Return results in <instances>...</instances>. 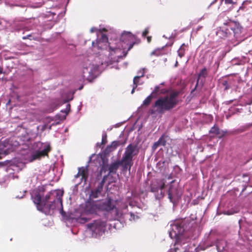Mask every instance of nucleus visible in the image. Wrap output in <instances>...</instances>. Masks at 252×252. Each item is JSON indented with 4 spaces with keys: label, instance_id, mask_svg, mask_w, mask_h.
Instances as JSON below:
<instances>
[{
    "label": "nucleus",
    "instance_id": "nucleus-12",
    "mask_svg": "<svg viewBox=\"0 0 252 252\" xmlns=\"http://www.w3.org/2000/svg\"><path fill=\"white\" fill-rule=\"evenodd\" d=\"M107 178V176H104L102 180L99 183L96 188L91 190L89 195V199H92L98 197L101 194L103 190L104 184Z\"/></svg>",
    "mask_w": 252,
    "mask_h": 252
},
{
    "label": "nucleus",
    "instance_id": "nucleus-16",
    "mask_svg": "<svg viewBox=\"0 0 252 252\" xmlns=\"http://www.w3.org/2000/svg\"><path fill=\"white\" fill-rule=\"evenodd\" d=\"M77 175L81 176L82 181L86 182L89 175L88 166L79 167Z\"/></svg>",
    "mask_w": 252,
    "mask_h": 252
},
{
    "label": "nucleus",
    "instance_id": "nucleus-49",
    "mask_svg": "<svg viewBox=\"0 0 252 252\" xmlns=\"http://www.w3.org/2000/svg\"><path fill=\"white\" fill-rule=\"evenodd\" d=\"M65 117H64V118H63V119H61L60 118H59V119H60V120H62V119H65Z\"/></svg>",
    "mask_w": 252,
    "mask_h": 252
},
{
    "label": "nucleus",
    "instance_id": "nucleus-8",
    "mask_svg": "<svg viewBox=\"0 0 252 252\" xmlns=\"http://www.w3.org/2000/svg\"><path fill=\"white\" fill-rule=\"evenodd\" d=\"M168 195L170 201L173 204H175L181 199L182 191L179 189L177 187L171 185L168 189Z\"/></svg>",
    "mask_w": 252,
    "mask_h": 252
},
{
    "label": "nucleus",
    "instance_id": "nucleus-27",
    "mask_svg": "<svg viewBox=\"0 0 252 252\" xmlns=\"http://www.w3.org/2000/svg\"><path fill=\"white\" fill-rule=\"evenodd\" d=\"M119 145V142L117 141H113L111 145H109V147H112V150H115L117 147Z\"/></svg>",
    "mask_w": 252,
    "mask_h": 252
},
{
    "label": "nucleus",
    "instance_id": "nucleus-14",
    "mask_svg": "<svg viewBox=\"0 0 252 252\" xmlns=\"http://www.w3.org/2000/svg\"><path fill=\"white\" fill-rule=\"evenodd\" d=\"M165 187V183L163 181L154 180L151 182L150 185V191L153 192H157L159 189H162Z\"/></svg>",
    "mask_w": 252,
    "mask_h": 252
},
{
    "label": "nucleus",
    "instance_id": "nucleus-34",
    "mask_svg": "<svg viewBox=\"0 0 252 252\" xmlns=\"http://www.w3.org/2000/svg\"><path fill=\"white\" fill-rule=\"evenodd\" d=\"M107 140H106V135H103L102 137V141H101V144L104 145L106 143Z\"/></svg>",
    "mask_w": 252,
    "mask_h": 252
},
{
    "label": "nucleus",
    "instance_id": "nucleus-44",
    "mask_svg": "<svg viewBox=\"0 0 252 252\" xmlns=\"http://www.w3.org/2000/svg\"><path fill=\"white\" fill-rule=\"evenodd\" d=\"M81 220H83L84 221V222H86V221H87L88 220L87 218H82L81 219Z\"/></svg>",
    "mask_w": 252,
    "mask_h": 252
},
{
    "label": "nucleus",
    "instance_id": "nucleus-23",
    "mask_svg": "<svg viewBox=\"0 0 252 252\" xmlns=\"http://www.w3.org/2000/svg\"><path fill=\"white\" fill-rule=\"evenodd\" d=\"M100 36H101L100 38L96 40V44H98L100 42H108V39L107 35L105 34L101 33Z\"/></svg>",
    "mask_w": 252,
    "mask_h": 252
},
{
    "label": "nucleus",
    "instance_id": "nucleus-29",
    "mask_svg": "<svg viewBox=\"0 0 252 252\" xmlns=\"http://www.w3.org/2000/svg\"><path fill=\"white\" fill-rule=\"evenodd\" d=\"M32 34H29V35H27V36H23L22 37V39L24 40H25L27 39H30V40H32V39L35 40L36 39V38H34V37L32 38Z\"/></svg>",
    "mask_w": 252,
    "mask_h": 252
},
{
    "label": "nucleus",
    "instance_id": "nucleus-33",
    "mask_svg": "<svg viewBox=\"0 0 252 252\" xmlns=\"http://www.w3.org/2000/svg\"><path fill=\"white\" fill-rule=\"evenodd\" d=\"M130 216V218H129V220H135V218H137V217L132 212H130L129 213Z\"/></svg>",
    "mask_w": 252,
    "mask_h": 252
},
{
    "label": "nucleus",
    "instance_id": "nucleus-32",
    "mask_svg": "<svg viewBox=\"0 0 252 252\" xmlns=\"http://www.w3.org/2000/svg\"><path fill=\"white\" fill-rule=\"evenodd\" d=\"M160 144H159V142L157 141L154 143L152 146V149L154 150H155Z\"/></svg>",
    "mask_w": 252,
    "mask_h": 252
},
{
    "label": "nucleus",
    "instance_id": "nucleus-11",
    "mask_svg": "<svg viewBox=\"0 0 252 252\" xmlns=\"http://www.w3.org/2000/svg\"><path fill=\"white\" fill-rule=\"evenodd\" d=\"M116 208V204L112 199L107 197L106 199L99 203V210L108 212Z\"/></svg>",
    "mask_w": 252,
    "mask_h": 252
},
{
    "label": "nucleus",
    "instance_id": "nucleus-31",
    "mask_svg": "<svg viewBox=\"0 0 252 252\" xmlns=\"http://www.w3.org/2000/svg\"><path fill=\"white\" fill-rule=\"evenodd\" d=\"M149 28H146L142 32V36L146 37L147 36V35L149 33Z\"/></svg>",
    "mask_w": 252,
    "mask_h": 252
},
{
    "label": "nucleus",
    "instance_id": "nucleus-18",
    "mask_svg": "<svg viewBox=\"0 0 252 252\" xmlns=\"http://www.w3.org/2000/svg\"><path fill=\"white\" fill-rule=\"evenodd\" d=\"M207 75V69L206 68H203L199 72V75H198V79H197V82H196V85H195V88L192 90L191 93H192L196 89L197 86L198 85V83H199V80L200 79V77H203V78H205L206 77Z\"/></svg>",
    "mask_w": 252,
    "mask_h": 252
},
{
    "label": "nucleus",
    "instance_id": "nucleus-3",
    "mask_svg": "<svg viewBox=\"0 0 252 252\" xmlns=\"http://www.w3.org/2000/svg\"><path fill=\"white\" fill-rule=\"evenodd\" d=\"M138 153V150L137 149L136 145L130 144L127 146L121 159L123 170H130L133 164V158Z\"/></svg>",
    "mask_w": 252,
    "mask_h": 252
},
{
    "label": "nucleus",
    "instance_id": "nucleus-21",
    "mask_svg": "<svg viewBox=\"0 0 252 252\" xmlns=\"http://www.w3.org/2000/svg\"><path fill=\"white\" fill-rule=\"evenodd\" d=\"M142 74L141 75L135 76L134 77V78H133V85L135 86V87H137V86H138L139 79L141 77H144V76L145 68H142Z\"/></svg>",
    "mask_w": 252,
    "mask_h": 252
},
{
    "label": "nucleus",
    "instance_id": "nucleus-24",
    "mask_svg": "<svg viewBox=\"0 0 252 252\" xmlns=\"http://www.w3.org/2000/svg\"><path fill=\"white\" fill-rule=\"evenodd\" d=\"M210 133L216 135H219L220 134V130L218 126H214L210 130Z\"/></svg>",
    "mask_w": 252,
    "mask_h": 252
},
{
    "label": "nucleus",
    "instance_id": "nucleus-37",
    "mask_svg": "<svg viewBox=\"0 0 252 252\" xmlns=\"http://www.w3.org/2000/svg\"><path fill=\"white\" fill-rule=\"evenodd\" d=\"M226 4H232L233 3L232 0H224Z\"/></svg>",
    "mask_w": 252,
    "mask_h": 252
},
{
    "label": "nucleus",
    "instance_id": "nucleus-9",
    "mask_svg": "<svg viewBox=\"0 0 252 252\" xmlns=\"http://www.w3.org/2000/svg\"><path fill=\"white\" fill-rule=\"evenodd\" d=\"M223 25L228 26L230 30L233 32L234 36L237 37L241 33L243 27L239 22L229 20L226 23H224Z\"/></svg>",
    "mask_w": 252,
    "mask_h": 252
},
{
    "label": "nucleus",
    "instance_id": "nucleus-36",
    "mask_svg": "<svg viewBox=\"0 0 252 252\" xmlns=\"http://www.w3.org/2000/svg\"><path fill=\"white\" fill-rule=\"evenodd\" d=\"M159 52H160L159 50H155V51H153L151 53V54L153 55L158 56L159 55Z\"/></svg>",
    "mask_w": 252,
    "mask_h": 252
},
{
    "label": "nucleus",
    "instance_id": "nucleus-35",
    "mask_svg": "<svg viewBox=\"0 0 252 252\" xmlns=\"http://www.w3.org/2000/svg\"><path fill=\"white\" fill-rule=\"evenodd\" d=\"M109 145H108L106 147V149L105 150V152L106 153H110V152H111L113 151V150H112V147H110V148H109Z\"/></svg>",
    "mask_w": 252,
    "mask_h": 252
},
{
    "label": "nucleus",
    "instance_id": "nucleus-22",
    "mask_svg": "<svg viewBox=\"0 0 252 252\" xmlns=\"http://www.w3.org/2000/svg\"><path fill=\"white\" fill-rule=\"evenodd\" d=\"M109 167V165L105 163L104 161H103L102 164L101 165V167L99 173V175L98 176H101L103 172H105L108 170Z\"/></svg>",
    "mask_w": 252,
    "mask_h": 252
},
{
    "label": "nucleus",
    "instance_id": "nucleus-20",
    "mask_svg": "<svg viewBox=\"0 0 252 252\" xmlns=\"http://www.w3.org/2000/svg\"><path fill=\"white\" fill-rule=\"evenodd\" d=\"M188 49V45L183 43L178 51V56L181 58L185 55V51Z\"/></svg>",
    "mask_w": 252,
    "mask_h": 252
},
{
    "label": "nucleus",
    "instance_id": "nucleus-10",
    "mask_svg": "<svg viewBox=\"0 0 252 252\" xmlns=\"http://www.w3.org/2000/svg\"><path fill=\"white\" fill-rule=\"evenodd\" d=\"M97 68L90 64L87 67H84L82 71V76L84 79L89 81H92L95 77V73Z\"/></svg>",
    "mask_w": 252,
    "mask_h": 252
},
{
    "label": "nucleus",
    "instance_id": "nucleus-25",
    "mask_svg": "<svg viewBox=\"0 0 252 252\" xmlns=\"http://www.w3.org/2000/svg\"><path fill=\"white\" fill-rule=\"evenodd\" d=\"M154 97V95L152 94L146 97L144 100L143 105L145 106H148L151 102V100Z\"/></svg>",
    "mask_w": 252,
    "mask_h": 252
},
{
    "label": "nucleus",
    "instance_id": "nucleus-5",
    "mask_svg": "<svg viewBox=\"0 0 252 252\" xmlns=\"http://www.w3.org/2000/svg\"><path fill=\"white\" fill-rule=\"evenodd\" d=\"M121 40L128 45V50H130L134 44H138L140 40L130 32H124L121 35Z\"/></svg>",
    "mask_w": 252,
    "mask_h": 252
},
{
    "label": "nucleus",
    "instance_id": "nucleus-43",
    "mask_svg": "<svg viewBox=\"0 0 252 252\" xmlns=\"http://www.w3.org/2000/svg\"><path fill=\"white\" fill-rule=\"evenodd\" d=\"M136 88H137V87H135V86H134V85H133V88H132V90H131V94H133V93H134V91H135V89Z\"/></svg>",
    "mask_w": 252,
    "mask_h": 252
},
{
    "label": "nucleus",
    "instance_id": "nucleus-19",
    "mask_svg": "<svg viewBox=\"0 0 252 252\" xmlns=\"http://www.w3.org/2000/svg\"><path fill=\"white\" fill-rule=\"evenodd\" d=\"M168 92V90L166 89H160L159 86H157L155 87L154 90L153 91L152 94L158 95L160 94H164Z\"/></svg>",
    "mask_w": 252,
    "mask_h": 252
},
{
    "label": "nucleus",
    "instance_id": "nucleus-38",
    "mask_svg": "<svg viewBox=\"0 0 252 252\" xmlns=\"http://www.w3.org/2000/svg\"><path fill=\"white\" fill-rule=\"evenodd\" d=\"M147 40L148 43H150L152 40V36H148L147 37Z\"/></svg>",
    "mask_w": 252,
    "mask_h": 252
},
{
    "label": "nucleus",
    "instance_id": "nucleus-48",
    "mask_svg": "<svg viewBox=\"0 0 252 252\" xmlns=\"http://www.w3.org/2000/svg\"><path fill=\"white\" fill-rule=\"evenodd\" d=\"M80 176H78L77 175V174L75 176V178H77L78 177H79Z\"/></svg>",
    "mask_w": 252,
    "mask_h": 252
},
{
    "label": "nucleus",
    "instance_id": "nucleus-47",
    "mask_svg": "<svg viewBox=\"0 0 252 252\" xmlns=\"http://www.w3.org/2000/svg\"><path fill=\"white\" fill-rule=\"evenodd\" d=\"M94 44H95L94 42V41H93V42H92V45H93V46L94 47V46H95Z\"/></svg>",
    "mask_w": 252,
    "mask_h": 252
},
{
    "label": "nucleus",
    "instance_id": "nucleus-6",
    "mask_svg": "<svg viewBox=\"0 0 252 252\" xmlns=\"http://www.w3.org/2000/svg\"><path fill=\"white\" fill-rule=\"evenodd\" d=\"M87 226L93 234L100 235L104 232L106 224L105 222L101 220H96L93 223L88 224Z\"/></svg>",
    "mask_w": 252,
    "mask_h": 252
},
{
    "label": "nucleus",
    "instance_id": "nucleus-1",
    "mask_svg": "<svg viewBox=\"0 0 252 252\" xmlns=\"http://www.w3.org/2000/svg\"><path fill=\"white\" fill-rule=\"evenodd\" d=\"M58 196L57 192L55 190H52L49 192L42 199L40 194L37 193L32 197V199L38 211L45 213H49L51 210L55 208L57 199L62 204L61 197H58Z\"/></svg>",
    "mask_w": 252,
    "mask_h": 252
},
{
    "label": "nucleus",
    "instance_id": "nucleus-46",
    "mask_svg": "<svg viewBox=\"0 0 252 252\" xmlns=\"http://www.w3.org/2000/svg\"><path fill=\"white\" fill-rule=\"evenodd\" d=\"M142 69H140L139 71H138V73L139 74H141L140 75L142 74Z\"/></svg>",
    "mask_w": 252,
    "mask_h": 252
},
{
    "label": "nucleus",
    "instance_id": "nucleus-13",
    "mask_svg": "<svg viewBox=\"0 0 252 252\" xmlns=\"http://www.w3.org/2000/svg\"><path fill=\"white\" fill-rule=\"evenodd\" d=\"M92 199H89L85 205V211L89 214H94L97 210L99 209V203L96 204L95 201H92Z\"/></svg>",
    "mask_w": 252,
    "mask_h": 252
},
{
    "label": "nucleus",
    "instance_id": "nucleus-28",
    "mask_svg": "<svg viewBox=\"0 0 252 252\" xmlns=\"http://www.w3.org/2000/svg\"><path fill=\"white\" fill-rule=\"evenodd\" d=\"M5 147L4 143H0V150H1V152H3L4 154H6V152L7 150V149H5Z\"/></svg>",
    "mask_w": 252,
    "mask_h": 252
},
{
    "label": "nucleus",
    "instance_id": "nucleus-40",
    "mask_svg": "<svg viewBox=\"0 0 252 252\" xmlns=\"http://www.w3.org/2000/svg\"><path fill=\"white\" fill-rule=\"evenodd\" d=\"M216 247H217V249L219 250H220V242H217V244H216Z\"/></svg>",
    "mask_w": 252,
    "mask_h": 252
},
{
    "label": "nucleus",
    "instance_id": "nucleus-7",
    "mask_svg": "<svg viewBox=\"0 0 252 252\" xmlns=\"http://www.w3.org/2000/svg\"><path fill=\"white\" fill-rule=\"evenodd\" d=\"M51 151V147L49 144L46 145L41 151L37 150L32 153L29 158V161L32 162L35 160L40 159L41 158L45 156L48 157V153Z\"/></svg>",
    "mask_w": 252,
    "mask_h": 252
},
{
    "label": "nucleus",
    "instance_id": "nucleus-50",
    "mask_svg": "<svg viewBox=\"0 0 252 252\" xmlns=\"http://www.w3.org/2000/svg\"><path fill=\"white\" fill-rule=\"evenodd\" d=\"M56 117H59V115H56Z\"/></svg>",
    "mask_w": 252,
    "mask_h": 252
},
{
    "label": "nucleus",
    "instance_id": "nucleus-17",
    "mask_svg": "<svg viewBox=\"0 0 252 252\" xmlns=\"http://www.w3.org/2000/svg\"><path fill=\"white\" fill-rule=\"evenodd\" d=\"M120 165H122L123 166V164L121 163V160L119 161L115 162L110 165L108 169L109 172L108 175L106 176H107L111 173H115L117 172Z\"/></svg>",
    "mask_w": 252,
    "mask_h": 252
},
{
    "label": "nucleus",
    "instance_id": "nucleus-4",
    "mask_svg": "<svg viewBox=\"0 0 252 252\" xmlns=\"http://www.w3.org/2000/svg\"><path fill=\"white\" fill-rule=\"evenodd\" d=\"M184 230L185 229L183 226L180 224L176 223L172 226V230L169 233V236L171 238H175L176 239V242H175L173 248L175 252H177V250L179 249L176 246L178 245H181L179 239L183 234Z\"/></svg>",
    "mask_w": 252,
    "mask_h": 252
},
{
    "label": "nucleus",
    "instance_id": "nucleus-26",
    "mask_svg": "<svg viewBox=\"0 0 252 252\" xmlns=\"http://www.w3.org/2000/svg\"><path fill=\"white\" fill-rule=\"evenodd\" d=\"M164 137H165V135L162 134V136L159 138V139L158 141V142H159V144H160V145H162L163 146L166 145V141L165 140Z\"/></svg>",
    "mask_w": 252,
    "mask_h": 252
},
{
    "label": "nucleus",
    "instance_id": "nucleus-2",
    "mask_svg": "<svg viewBox=\"0 0 252 252\" xmlns=\"http://www.w3.org/2000/svg\"><path fill=\"white\" fill-rule=\"evenodd\" d=\"M179 94V91H173L169 94L159 97L153 105V107L156 108L157 109H150V113L151 114H154L156 112L162 113L164 111L171 110L178 104L179 100L177 97Z\"/></svg>",
    "mask_w": 252,
    "mask_h": 252
},
{
    "label": "nucleus",
    "instance_id": "nucleus-41",
    "mask_svg": "<svg viewBox=\"0 0 252 252\" xmlns=\"http://www.w3.org/2000/svg\"><path fill=\"white\" fill-rule=\"evenodd\" d=\"M109 49L111 51H116L119 50L117 48H112L111 47H109Z\"/></svg>",
    "mask_w": 252,
    "mask_h": 252
},
{
    "label": "nucleus",
    "instance_id": "nucleus-30",
    "mask_svg": "<svg viewBox=\"0 0 252 252\" xmlns=\"http://www.w3.org/2000/svg\"><path fill=\"white\" fill-rule=\"evenodd\" d=\"M70 104H68L66 106V108L65 110H62L61 111L62 112L64 113L65 114V115H67L70 110Z\"/></svg>",
    "mask_w": 252,
    "mask_h": 252
},
{
    "label": "nucleus",
    "instance_id": "nucleus-39",
    "mask_svg": "<svg viewBox=\"0 0 252 252\" xmlns=\"http://www.w3.org/2000/svg\"><path fill=\"white\" fill-rule=\"evenodd\" d=\"M97 31V29L96 28H92L90 30V32H96Z\"/></svg>",
    "mask_w": 252,
    "mask_h": 252
},
{
    "label": "nucleus",
    "instance_id": "nucleus-45",
    "mask_svg": "<svg viewBox=\"0 0 252 252\" xmlns=\"http://www.w3.org/2000/svg\"><path fill=\"white\" fill-rule=\"evenodd\" d=\"M2 68L0 67V74H2Z\"/></svg>",
    "mask_w": 252,
    "mask_h": 252
},
{
    "label": "nucleus",
    "instance_id": "nucleus-42",
    "mask_svg": "<svg viewBox=\"0 0 252 252\" xmlns=\"http://www.w3.org/2000/svg\"><path fill=\"white\" fill-rule=\"evenodd\" d=\"M99 31L100 33H102V32H103V31L104 32H106L107 30L106 29H105V28H103L102 30H99Z\"/></svg>",
    "mask_w": 252,
    "mask_h": 252
},
{
    "label": "nucleus",
    "instance_id": "nucleus-15",
    "mask_svg": "<svg viewBox=\"0 0 252 252\" xmlns=\"http://www.w3.org/2000/svg\"><path fill=\"white\" fill-rule=\"evenodd\" d=\"M217 35L222 38L229 37L231 34L230 29L228 26H222L217 32Z\"/></svg>",
    "mask_w": 252,
    "mask_h": 252
}]
</instances>
